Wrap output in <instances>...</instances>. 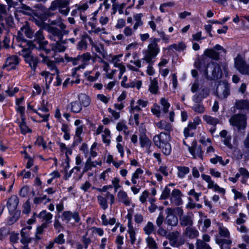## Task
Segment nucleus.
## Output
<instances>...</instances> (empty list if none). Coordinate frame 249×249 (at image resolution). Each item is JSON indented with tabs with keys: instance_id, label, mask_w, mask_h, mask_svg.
<instances>
[{
	"instance_id": "nucleus-25",
	"label": "nucleus",
	"mask_w": 249,
	"mask_h": 249,
	"mask_svg": "<svg viewBox=\"0 0 249 249\" xmlns=\"http://www.w3.org/2000/svg\"><path fill=\"white\" fill-rule=\"evenodd\" d=\"M140 142L141 147L145 148L148 154H150L151 150L150 148L151 145V142L149 139L145 135H142L140 137Z\"/></svg>"
},
{
	"instance_id": "nucleus-49",
	"label": "nucleus",
	"mask_w": 249,
	"mask_h": 249,
	"mask_svg": "<svg viewBox=\"0 0 249 249\" xmlns=\"http://www.w3.org/2000/svg\"><path fill=\"white\" fill-rule=\"evenodd\" d=\"M59 217V216H55L54 221V228L58 232H59L61 230L63 229V226L62 225L58 219Z\"/></svg>"
},
{
	"instance_id": "nucleus-50",
	"label": "nucleus",
	"mask_w": 249,
	"mask_h": 249,
	"mask_svg": "<svg viewBox=\"0 0 249 249\" xmlns=\"http://www.w3.org/2000/svg\"><path fill=\"white\" fill-rule=\"evenodd\" d=\"M45 203L51 201L50 198H47V196L46 195L43 196L41 197H36L34 199V203L36 205L40 204L43 202L44 200H46Z\"/></svg>"
},
{
	"instance_id": "nucleus-12",
	"label": "nucleus",
	"mask_w": 249,
	"mask_h": 249,
	"mask_svg": "<svg viewBox=\"0 0 249 249\" xmlns=\"http://www.w3.org/2000/svg\"><path fill=\"white\" fill-rule=\"evenodd\" d=\"M97 197L99 205L103 210H106L108 207L107 199H109L111 205L115 201L114 196L109 192H107L105 197L102 196H98Z\"/></svg>"
},
{
	"instance_id": "nucleus-2",
	"label": "nucleus",
	"mask_w": 249,
	"mask_h": 249,
	"mask_svg": "<svg viewBox=\"0 0 249 249\" xmlns=\"http://www.w3.org/2000/svg\"><path fill=\"white\" fill-rule=\"evenodd\" d=\"M170 140V136L169 134L163 132L153 137V142L155 145L160 149L165 155H169L171 152V146L169 143Z\"/></svg>"
},
{
	"instance_id": "nucleus-56",
	"label": "nucleus",
	"mask_w": 249,
	"mask_h": 249,
	"mask_svg": "<svg viewBox=\"0 0 249 249\" xmlns=\"http://www.w3.org/2000/svg\"><path fill=\"white\" fill-rule=\"evenodd\" d=\"M64 235L63 234H60L57 237L55 238L53 240L54 242L58 244H63L65 243V240L64 238Z\"/></svg>"
},
{
	"instance_id": "nucleus-52",
	"label": "nucleus",
	"mask_w": 249,
	"mask_h": 249,
	"mask_svg": "<svg viewBox=\"0 0 249 249\" xmlns=\"http://www.w3.org/2000/svg\"><path fill=\"white\" fill-rule=\"evenodd\" d=\"M160 103L163 107V111L166 113L168 111V108L170 107V104L165 98H161L160 100Z\"/></svg>"
},
{
	"instance_id": "nucleus-34",
	"label": "nucleus",
	"mask_w": 249,
	"mask_h": 249,
	"mask_svg": "<svg viewBox=\"0 0 249 249\" xmlns=\"http://www.w3.org/2000/svg\"><path fill=\"white\" fill-rule=\"evenodd\" d=\"M37 216L39 218L45 220V222L43 224H46V225L51 222V220L53 217V215L51 213L47 212L45 210L41 212Z\"/></svg>"
},
{
	"instance_id": "nucleus-19",
	"label": "nucleus",
	"mask_w": 249,
	"mask_h": 249,
	"mask_svg": "<svg viewBox=\"0 0 249 249\" xmlns=\"http://www.w3.org/2000/svg\"><path fill=\"white\" fill-rule=\"evenodd\" d=\"M19 63V59L18 56L13 55L7 58L5 64L3 66V69H7V71L15 69Z\"/></svg>"
},
{
	"instance_id": "nucleus-7",
	"label": "nucleus",
	"mask_w": 249,
	"mask_h": 249,
	"mask_svg": "<svg viewBox=\"0 0 249 249\" xmlns=\"http://www.w3.org/2000/svg\"><path fill=\"white\" fill-rule=\"evenodd\" d=\"M69 4V0H55L51 3L49 9L51 11H55L58 8L60 13L67 16L70 10Z\"/></svg>"
},
{
	"instance_id": "nucleus-64",
	"label": "nucleus",
	"mask_w": 249,
	"mask_h": 249,
	"mask_svg": "<svg viewBox=\"0 0 249 249\" xmlns=\"http://www.w3.org/2000/svg\"><path fill=\"white\" fill-rule=\"evenodd\" d=\"M245 217H246V215L244 213H239V217L237 218L236 223L239 225L244 223L245 222V220L244 218Z\"/></svg>"
},
{
	"instance_id": "nucleus-45",
	"label": "nucleus",
	"mask_w": 249,
	"mask_h": 249,
	"mask_svg": "<svg viewBox=\"0 0 249 249\" xmlns=\"http://www.w3.org/2000/svg\"><path fill=\"white\" fill-rule=\"evenodd\" d=\"M146 242L149 249H158V246L155 241L151 237L148 236L146 239Z\"/></svg>"
},
{
	"instance_id": "nucleus-30",
	"label": "nucleus",
	"mask_w": 249,
	"mask_h": 249,
	"mask_svg": "<svg viewBox=\"0 0 249 249\" xmlns=\"http://www.w3.org/2000/svg\"><path fill=\"white\" fill-rule=\"evenodd\" d=\"M43 60V63L47 65L49 69L52 71V75L58 74L59 70L56 66L55 62L50 60L49 58H45Z\"/></svg>"
},
{
	"instance_id": "nucleus-14",
	"label": "nucleus",
	"mask_w": 249,
	"mask_h": 249,
	"mask_svg": "<svg viewBox=\"0 0 249 249\" xmlns=\"http://www.w3.org/2000/svg\"><path fill=\"white\" fill-rule=\"evenodd\" d=\"M210 93V90L206 87H201L199 91L195 94L193 97V100L195 103H199L201 102L203 99L208 97Z\"/></svg>"
},
{
	"instance_id": "nucleus-3",
	"label": "nucleus",
	"mask_w": 249,
	"mask_h": 249,
	"mask_svg": "<svg viewBox=\"0 0 249 249\" xmlns=\"http://www.w3.org/2000/svg\"><path fill=\"white\" fill-rule=\"evenodd\" d=\"M160 41V38L153 37L150 38L149 43L147 50L144 52V56L143 58V60L147 63H152L153 59L155 58L160 53V49L158 45Z\"/></svg>"
},
{
	"instance_id": "nucleus-27",
	"label": "nucleus",
	"mask_w": 249,
	"mask_h": 249,
	"mask_svg": "<svg viewBox=\"0 0 249 249\" xmlns=\"http://www.w3.org/2000/svg\"><path fill=\"white\" fill-rule=\"evenodd\" d=\"M234 107L241 110H249V101L247 100H236L234 105Z\"/></svg>"
},
{
	"instance_id": "nucleus-54",
	"label": "nucleus",
	"mask_w": 249,
	"mask_h": 249,
	"mask_svg": "<svg viewBox=\"0 0 249 249\" xmlns=\"http://www.w3.org/2000/svg\"><path fill=\"white\" fill-rule=\"evenodd\" d=\"M191 131V130L188 128V127H186L184 129V135L185 137V140H183V143L184 145L188 146V144H187L186 141L187 138L188 137H193V133H190L189 132Z\"/></svg>"
},
{
	"instance_id": "nucleus-20",
	"label": "nucleus",
	"mask_w": 249,
	"mask_h": 249,
	"mask_svg": "<svg viewBox=\"0 0 249 249\" xmlns=\"http://www.w3.org/2000/svg\"><path fill=\"white\" fill-rule=\"evenodd\" d=\"M189 151L194 158L198 157L202 159L203 151L201 147L197 144L196 141H193L192 145L189 146Z\"/></svg>"
},
{
	"instance_id": "nucleus-62",
	"label": "nucleus",
	"mask_w": 249,
	"mask_h": 249,
	"mask_svg": "<svg viewBox=\"0 0 249 249\" xmlns=\"http://www.w3.org/2000/svg\"><path fill=\"white\" fill-rule=\"evenodd\" d=\"M164 217L162 213H160L158 218L156 219V224L158 227H161L164 221Z\"/></svg>"
},
{
	"instance_id": "nucleus-35",
	"label": "nucleus",
	"mask_w": 249,
	"mask_h": 249,
	"mask_svg": "<svg viewBox=\"0 0 249 249\" xmlns=\"http://www.w3.org/2000/svg\"><path fill=\"white\" fill-rule=\"evenodd\" d=\"M68 107L70 108L71 110L74 113L80 112L82 108L81 103L78 101L71 103L69 105Z\"/></svg>"
},
{
	"instance_id": "nucleus-43",
	"label": "nucleus",
	"mask_w": 249,
	"mask_h": 249,
	"mask_svg": "<svg viewBox=\"0 0 249 249\" xmlns=\"http://www.w3.org/2000/svg\"><path fill=\"white\" fill-rule=\"evenodd\" d=\"M88 47V43L87 40L84 39L82 36L81 40L78 43L76 48L78 50L84 51L86 50Z\"/></svg>"
},
{
	"instance_id": "nucleus-58",
	"label": "nucleus",
	"mask_w": 249,
	"mask_h": 249,
	"mask_svg": "<svg viewBox=\"0 0 249 249\" xmlns=\"http://www.w3.org/2000/svg\"><path fill=\"white\" fill-rule=\"evenodd\" d=\"M17 8L18 9V11L19 12L22 13L24 14H27V11L31 10V9L29 6H26V5L23 4H21V6L20 7H17Z\"/></svg>"
},
{
	"instance_id": "nucleus-18",
	"label": "nucleus",
	"mask_w": 249,
	"mask_h": 249,
	"mask_svg": "<svg viewBox=\"0 0 249 249\" xmlns=\"http://www.w3.org/2000/svg\"><path fill=\"white\" fill-rule=\"evenodd\" d=\"M166 213L167 215L165 219V223L172 227L176 226L178 222L177 216L173 213L171 208H168Z\"/></svg>"
},
{
	"instance_id": "nucleus-55",
	"label": "nucleus",
	"mask_w": 249,
	"mask_h": 249,
	"mask_svg": "<svg viewBox=\"0 0 249 249\" xmlns=\"http://www.w3.org/2000/svg\"><path fill=\"white\" fill-rule=\"evenodd\" d=\"M223 142L225 145H226L230 149H231L233 148V145L231 143V137L228 135L227 137L224 138Z\"/></svg>"
},
{
	"instance_id": "nucleus-26",
	"label": "nucleus",
	"mask_w": 249,
	"mask_h": 249,
	"mask_svg": "<svg viewBox=\"0 0 249 249\" xmlns=\"http://www.w3.org/2000/svg\"><path fill=\"white\" fill-rule=\"evenodd\" d=\"M184 235L190 239H194L199 236L198 231L192 227H186L183 232Z\"/></svg>"
},
{
	"instance_id": "nucleus-51",
	"label": "nucleus",
	"mask_w": 249,
	"mask_h": 249,
	"mask_svg": "<svg viewBox=\"0 0 249 249\" xmlns=\"http://www.w3.org/2000/svg\"><path fill=\"white\" fill-rule=\"evenodd\" d=\"M180 235L179 231H176L169 233L167 235V238L169 240H177Z\"/></svg>"
},
{
	"instance_id": "nucleus-31",
	"label": "nucleus",
	"mask_w": 249,
	"mask_h": 249,
	"mask_svg": "<svg viewBox=\"0 0 249 249\" xmlns=\"http://www.w3.org/2000/svg\"><path fill=\"white\" fill-rule=\"evenodd\" d=\"M27 231V229H22L20 232L21 236L20 241L23 244H28L32 241L31 233L26 231Z\"/></svg>"
},
{
	"instance_id": "nucleus-4",
	"label": "nucleus",
	"mask_w": 249,
	"mask_h": 249,
	"mask_svg": "<svg viewBox=\"0 0 249 249\" xmlns=\"http://www.w3.org/2000/svg\"><path fill=\"white\" fill-rule=\"evenodd\" d=\"M90 59L91 55L89 53H86L82 55H79L76 57H69L68 61L71 62L73 65H79L78 67L74 68L75 71L73 72V75L75 74L77 71L81 69H84L89 64Z\"/></svg>"
},
{
	"instance_id": "nucleus-41",
	"label": "nucleus",
	"mask_w": 249,
	"mask_h": 249,
	"mask_svg": "<svg viewBox=\"0 0 249 249\" xmlns=\"http://www.w3.org/2000/svg\"><path fill=\"white\" fill-rule=\"evenodd\" d=\"M95 166H96V164L94 163V162L92 161L91 160V159L90 157H89L87 159V160L85 163V167L83 169V173H84L87 172L89 170H90L92 167H95Z\"/></svg>"
},
{
	"instance_id": "nucleus-44",
	"label": "nucleus",
	"mask_w": 249,
	"mask_h": 249,
	"mask_svg": "<svg viewBox=\"0 0 249 249\" xmlns=\"http://www.w3.org/2000/svg\"><path fill=\"white\" fill-rule=\"evenodd\" d=\"M21 120L22 121L19 124V127L21 133L23 134H25L27 132H31V130L25 124L24 117H22Z\"/></svg>"
},
{
	"instance_id": "nucleus-32",
	"label": "nucleus",
	"mask_w": 249,
	"mask_h": 249,
	"mask_svg": "<svg viewBox=\"0 0 249 249\" xmlns=\"http://www.w3.org/2000/svg\"><path fill=\"white\" fill-rule=\"evenodd\" d=\"M181 193L178 189H174L171 196V200L174 202L176 205H179L181 200Z\"/></svg>"
},
{
	"instance_id": "nucleus-53",
	"label": "nucleus",
	"mask_w": 249,
	"mask_h": 249,
	"mask_svg": "<svg viewBox=\"0 0 249 249\" xmlns=\"http://www.w3.org/2000/svg\"><path fill=\"white\" fill-rule=\"evenodd\" d=\"M170 189L167 186H166L162 191V194L160 196V199H166L168 198L170 196Z\"/></svg>"
},
{
	"instance_id": "nucleus-40",
	"label": "nucleus",
	"mask_w": 249,
	"mask_h": 249,
	"mask_svg": "<svg viewBox=\"0 0 249 249\" xmlns=\"http://www.w3.org/2000/svg\"><path fill=\"white\" fill-rule=\"evenodd\" d=\"M50 24L47 25H56L61 29L66 28V25L62 22L61 18H58L53 20H50Z\"/></svg>"
},
{
	"instance_id": "nucleus-9",
	"label": "nucleus",
	"mask_w": 249,
	"mask_h": 249,
	"mask_svg": "<svg viewBox=\"0 0 249 249\" xmlns=\"http://www.w3.org/2000/svg\"><path fill=\"white\" fill-rule=\"evenodd\" d=\"M222 51L224 54L226 51L223 47L219 44L216 45L212 49H207L205 50L204 54L205 56L215 60H218L219 59L220 52L218 51Z\"/></svg>"
},
{
	"instance_id": "nucleus-8",
	"label": "nucleus",
	"mask_w": 249,
	"mask_h": 249,
	"mask_svg": "<svg viewBox=\"0 0 249 249\" xmlns=\"http://www.w3.org/2000/svg\"><path fill=\"white\" fill-rule=\"evenodd\" d=\"M23 34L29 38L33 37L34 36V32L31 29L29 23L28 21H25L23 26L20 28V30L18 32L17 36V39L18 42H22V43H26L27 40L23 36Z\"/></svg>"
},
{
	"instance_id": "nucleus-13",
	"label": "nucleus",
	"mask_w": 249,
	"mask_h": 249,
	"mask_svg": "<svg viewBox=\"0 0 249 249\" xmlns=\"http://www.w3.org/2000/svg\"><path fill=\"white\" fill-rule=\"evenodd\" d=\"M216 93L219 98H226L230 94L229 85L225 82L219 84L217 88Z\"/></svg>"
},
{
	"instance_id": "nucleus-61",
	"label": "nucleus",
	"mask_w": 249,
	"mask_h": 249,
	"mask_svg": "<svg viewBox=\"0 0 249 249\" xmlns=\"http://www.w3.org/2000/svg\"><path fill=\"white\" fill-rule=\"evenodd\" d=\"M193 110L196 112L201 113L204 111V107L200 104H196L193 107Z\"/></svg>"
},
{
	"instance_id": "nucleus-1",
	"label": "nucleus",
	"mask_w": 249,
	"mask_h": 249,
	"mask_svg": "<svg viewBox=\"0 0 249 249\" xmlns=\"http://www.w3.org/2000/svg\"><path fill=\"white\" fill-rule=\"evenodd\" d=\"M47 31L49 34V39L54 41L50 44L51 50L55 53L64 52L66 49L65 45L67 43V39H63V36L68 34L69 31L66 30V28L59 29L51 25L47 26Z\"/></svg>"
},
{
	"instance_id": "nucleus-37",
	"label": "nucleus",
	"mask_w": 249,
	"mask_h": 249,
	"mask_svg": "<svg viewBox=\"0 0 249 249\" xmlns=\"http://www.w3.org/2000/svg\"><path fill=\"white\" fill-rule=\"evenodd\" d=\"M178 176L180 178H183L185 176L190 172V169L186 166H178Z\"/></svg>"
},
{
	"instance_id": "nucleus-22",
	"label": "nucleus",
	"mask_w": 249,
	"mask_h": 249,
	"mask_svg": "<svg viewBox=\"0 0 249 249\" xmlns=\"http://www.w3.org/2000/svg\"><path fill=\"white\" fill-rule=\"evenodd\" d=\"M217 231L219 234L218 237L224 239H230V233L228 229L224 226L223 224L219 222L216 223Z\"/></svg>"
},
{
	"instance_id": "nucleus-28",
	"label": "nucleus",
	"mask_w": 249,
	"mask_h": 249,
	"mask_svg": "<svg viewBox=\"0 0 249 249\" xmlns=\"http://www.w3.org/2000/svg\"><path fill=\"white\" fill-rule=\"evenodd\" d=\"M118 200L119 202H122L125 206H129L130 204V200L125 192L123 190H120L117 194Z\"/></svg>"
},
{
	"instance_id": "nucleus-5",
	"label": "nucleus",
	"mask_w": 249,
	"mask_h": 249,
	"mask_svg": "<svg viewBox=\"0 0 249 249\" xmlns=\"http://www.w3.org/2000/svg\"><path fill=\"white\" fill-rule=\"evenodd\" d=\"M205 74L208 79L215 80L221 77L222 72L220 66L217 63L212 62L208 64Z\"/></svg>"
},
{
	"instance_id": "nucleus-15",
	"label": "nucleus",
	"mask_w": 249,
	"mask_h": 249,
	"mask_svg": "<svg viewBox=\"0 0 249 249\" xmlns=\"http://www.w3.org/2000/svg\"><path fill=\"white\" fill-rule=\"evenodd\" d=\"M194 214L188 213L179 217V224L182 227H192L194 223Z\"/></svg>"
},
{
	"instance_id": "nucleus-24",
	"label": "nucleus",
	"mask_w": 249,
	"mask_h": 249,
	"mask_svg": "<svg viewBox=\"0 0 249 249\" xmlns=\"http://www.w3.org/2000/svg\"><path fill=\"white\" fill-rule=\"evenodd\" d=\"M215 243L218 244L221 249H231L232 241L230 239H224L215 236Z\"/></svg>"
},
{
	"instance_id": "nucleus-10",
	"label": "nucleus",
	"mask_w": 249,
	"mask_h": 249,
	"mask_svg": "<svg viewBox=\"0 0 249 249\" xmlns=\"http://www.w3.org/2000/svg\"><path fill=\"white\" fill-rule=\"evenodd\" d=\"M234 66L242 74L249 75V65L246 64L239 54L234 58Z\"/></svg>"
},
{
	"instance_id": "nucleus-17",
	"label": "nucleus",
	"mask_w": 249,
	"mask_h": 249,
	"mask_svg": "<svg viewBox=\"0 0 249 249\" xmlns=\"http://www.w3.org/2000/svg\"><path fill=\"white\" fill-rule=\"evenodd\" d=\"M45 37L42 30L37 31L35 35L34 41L39 45L38 49H44L48 44V41H44Z\"/></svg>"
},
{
	"instance_id": "nucleus-39",
	"label": "nucleus",
	"mask_w": 249,
	"mask_h": 249,
	"mask_svg": "<svg viewBox=\"0 0 249 249\" xmlns=\"http://www.w3.org/2000/svg\"><path fill=\"white\" fill-rule=\"evenodd\" d=\"M151 83L149 86V90L153 94L157 93L158 90V81L157 78L151 79L150 78Z\"/></svg>"
},
{
	"instance_id": "nucleus-16",
	"label": "nucleus",
	"mask_w": 249,
	"mask_h": 249,
	"mask_svg": "<svg viewBox=\"0 0 249 249\" xmlns=\"http://www.w3.org/2000/svg\"><path fill=\"white\" fill-rule=\"evenodd\" d=\"M14 25V19L12 16L3 18L0 15V33L2 29L7 30L9 28L13 27Z\"/></svg>"
},
{
	"instance_id": "nucleus-6",
	"label": "nucleus",
	"mask_w": 249,
	"mask_h": 249,
	"mask_svg": "<svg viewBox=\"0 0 249 249\" xmlns=\"http://www.w3.org/2000/svg\"><path fill=\"white\" fill-rule=\"evenodd\" d=\"M247 117L244 114H236L231 117L229 120L230 124L236 126L239 131L245 129L247 127Z\"/></svg>"
},
{
	"instance_id": "nucleus-11",
	"label": "nucleus",
	"mask_w": 249,
	"mask_h": 249,
	"mask_svg": "<svg viewBox=\"0 0 249 249\" xmlns=\"http://www.w3.org/2000/svg\"><path fill=\"white\" fill-rule=\"evenodd\" d=\"M19 46L22 48L21 51L19 52V54L24 58L25 60L27 57L33 55L31 54V50L36 48V45L32 41H28L26 43L20 42Z\"/></svg>"
},
{
	"instance_id": "nucleus-21",
	"label": "nucleus",
	"mask_w": 249,
	"mask_h": 249,
	"mask_svg": "<svg viewBox=\"0 0 249 249\" xmlns=\"http://www.w3.org/2000/svg\"><path fill=\"white\" fill-rule=\"evenodd\" d=\"M71 218H73L76 223L79 222L80 220L78 212L72 213L71 211H65L63 213L62 219V220L66 221V223H68Z\"/></svg>"
},
{
	"instance_id": "nucleus-42",
	"label": "nucleus",
	"mask_w": 249,
	"mask_h": 249,
	"mask_svg": "<svg viewBox=\"0 0 249 249\" xmlns=\"http://www.w3.org/2000/svg\"><path fill=\"white\" fill-rule=\"evenodd\" d=\"M155 230V226L151 222H148L146 225L143 228L145 234L148 235L151 234Z\"/></svg>"
},
{
	"instance_id": "nucleus-36",
	"label": "nucleus",
	"mask_w": 249,
	"mask_h": 249,
	"mask_svg": "<svg viewBox=\"0 0 249 249\" xmlns=\"http://www.w3.org/2000/svg\"><path fill=\"white\" fill-rule=\"evenodd\" d=\"M79 102L84 107L89 106L90 103V100L89 97L85 94H81L78 96Z\"/></svg>"
},
{
	"instance_id": "nucleus-59",
	"label": "nucleus",
	"mask_w": 249,
	"mask_h": 249,
	"mask_svg": "<svg viewBox=\"0 0 249 249\" xmlns=\"http://www.w3.org/2000/svg\"><path fill=\"white\" fill-rule=\"evenodd\" d=\"M210 161L213 164H216L218 161L222 165H224L226 164V163H224V161L222 160V157L218 156L211 159Z\"/></svg>"
},
{
	"instance_id": "nucleus-57",
	"label": "nucleus",
	"mask_w": 249,
	"mask_h": 249,
	"mask_svg": "<svg viewBox=\"0 0 249 249\" xmlns=\"http://www.w3.org/2000/svg\"><path fill=\"white\" fill-rule=\"evenodd\" d=\"M152 113L158 117L160 116V107L157 104H154L153 107L151 109Z\"/></svg>"
},
{
	"instance_id": "nucleus-63",
	"label": "nucleus",
	"mask_w": 249,
	"mask_h": 249,
	"mask_svg": "<svg viewBox=\"0 0 249 249\" xmlns=\"http://www.w3.org/2000/svg\"><path fill=\"white\" fill-rule=\"evenodd\" d=\"M116 129L120 131L123 130L125 131L127 129V126L123 122H119L117 124Z\"/></svg>"
},
{
	"instance_id": "nucleus-46",
	"label": "nucleus",
	"mask_w": 249,
	"mask_h": 249,
	"mask_svg": "<svg viewBox=\"0 0 249 249\" xmlns=\"http://www.w3.org/2000/svg\"><path fill=\"white\" fill-rule=\"evenodd\" d=\"M232 193L234 194V198L235 200L240 199L243 201L246 200V197L241 192L237 191L235 189H232Z\"/></svg>"
},
{
	"instance_id": "nucleus-38",
	"label": "nucleus",
	"mask_w": 249,
	"mask_h": 249,
	"mask_svg": "<svg viewBox=\"0 0 249 249\" xmlns=\"http://www.w3.org/2000/svg\"><path fill=\"white\" fill-rule=\"evenodd\" d=\"M204 120L206 122L210 125L215 126L216 125L219 123V120L217 118L212 117L209 115H204L203 116Z\"/></svg>"
},
{
	"instance_id": "nucleus-29",
	"label": "nucleus",
	"mask_w": 249,
	"mask_h": 249,
	"mask_svg": "<svg viewBox=\"0 0 249 249\" xmlns=\"http://www.w3.org/2000/svg\"><path fill=\"white\" fill-rule=\"evenodd\" d=\"M25 61L26 63L29 64L31 69L35 71L39 61L38 57L32 55L27 57Z\"/></svg>"
},
{
	"instance_id": "nucleus-60",
	"label": "nucleus",
	"mask_w": 249,
	"mask_h": 249,
	"mask_svg": "<svg viewBox=\"0 0 249 249\" xmlns=\"http://www.w3.org/2000/svg\"><path fill=\"white\" fill-rule=\"evenodd\" d=\"M29 187L27 186H23L19 191V195L21 197H25L28 195Z\"/></svg>"
},
{
	"instance_id": "nucleus-23",
	"label": "nucleus",
	"mask_w": 249,
	"mask_h": 249,
	"mask_svg": "<svg viewBox=\"0 0 249 249\" xmlns=\"http://www.w3.org/2000/svg\"><path fill=\"white\" fill-rule=\"evenodd\" d=\"M18 202V198L16 196H12L9 199L7 206L10 214L13 213L16 211Z\"/></svg>"
},
{
	"instance_id": "nucleus-48",
	"label": "nucleus",
	"mask_w": 249,
	"mask_h": 249,
	"mask_svg": "<svg viewBox=\"0 0 249 249\" xmlns=\"http://www.w3.org/2000/svg\"><path fill=\"white\" fill-rule=\"evenodd\" d=\"M188 195L190 196H193L196 201H198L199 200V197L202 195V193L200 192H196L194 189H192L188 193Z\"/></svg>"
},
{
	"instance_id": "nucleus-33",
	"label": "nucleus",
	"mask_w": 249,
	"mask_h": 249,
	"mask_svg": "<svg viewBox=\"0 0 249 249\" xmlns=\"http://www.w3.org/2000/svg\"><path fill=\"white\" fill-rule=\"evenodd\" d=\"M156 125L159 128L165 130L166 131L165 133H168L169 135L170 132L172 130V126L171 124L164 120L157 123Z\"/></svg>"
},
{
	"instance_id": "nucleus-47",
	"label": "nucleus",
	"mask_w": 249,
	"mask_h": 249,
	"mask_svg": "<svg viewBox=\"0 0 249 249\" xmlns=\"http://www.w3.org/2000/svg\"><path fill=\"white\" fill-rule=\"evenodd\" d=\"M196 249H212L208 243H204L201 241L196 242Z\"/></svg>"
}]
</instances>
